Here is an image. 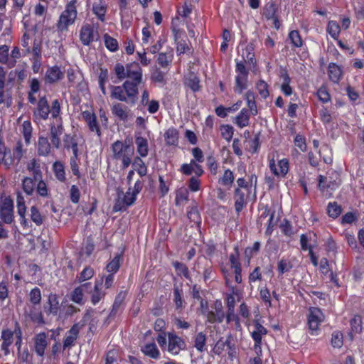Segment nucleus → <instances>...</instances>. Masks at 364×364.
I'll return each instance as SVG.
<instances>
[{"label": "nucleus", "mask_w": 364, "mask_h": 364, "mask_svg": "<svg viewBox=\"0 0 364 364\" xmlns=\"http://www.w3.org/2000/svg\"><path fill=\"white\" fill-rule=\"evenodd\" d=\"M249 110L246 108H243L235 117L233 122L234 124L240 129L247 127L250 124V117Z\"/></svg>", "instance_id": "obj_24"}, {"label": "nucleus", "mask_w": 364, "mask_h": 364, "mask_svg": "<svg viewBox=\"0 0 364 364\" xmlns=\"http://www.w3.org/2000/svg\"><path fill=\"white\" fill-rule=\"evenodd\" d=\"M249 192H246L245 190L237 188L235 191V210L239 213L246 205L245 198Z\"/></svg>", "instance_id": "obj_25"}, {"label": "nucleus", "mask_w": 364, "mask_h": 364, "mask_svg": "<svg viewBox=\"0 0 364 364\" xmlns=\"http://www.w3.org/2000/svg\"><path fill=\"white\" fill-rule=\"evenodd\" d=\"M220 131L222 136L228 141H230L234 134L233 127L228 124L222 125Z\"/></svg>", "instance_id": "obj_63"}, {"label": "nucleus", "mask_w": 364, "mask_h": 364, "mask_svg": "<svg viewBox=\"0 0 364 364\" xmlns=\"http://www.w3.org/2000/svg\"><path fill=\"white\" fill-rule=\"evenodd\" d=\"M97 33L95 32L92 25L86 23L83 25L80 31V40L82 45L90 46L92 42L97 40Z\"/></svg>", "instance_id": "obj_11"}, {"label": "nucleus", "mask_w": 364, "mask_h": 364, "mask_svg": "<svg viewBox=\"0 0 364 364\" xmlns=\"http://www.w3.org/2000/svg\"><path fill=\"white\" fill-rule=\"evenodd\" d=\"M180 171L184 175L190 176L194 173L197 177L201 176L204 173L202 166L195 160H191L189 164H182Z\"/></svg>", "instance_id": "obj_13"}, {"label": "nucleus", "mask_w": 364, "mask_h": 364, "mask_svg": "<svg viewBox=\"0 0 364 364\" xmlns=\"http://www.w3.org/2000/svg\"><path fill=\"white\" fill-rule=\"evenodd\" d=\"M105 293L99 288V284L95 286L94 291L91 296V301L93 305H96L105 296Z\"/></svg>", "instance_id": "obj_62"}, {"label": "nucleus", "mask_w": 364, "mask_h": 364, "mask_svg": "<svg viewBox=\"0 0 364 364\" xmlns=\"http://www.w3.org/2000/svg\"><path fill=\"white\" fill-rule=\"evenodd\" d=\"M114 73L119 80L129 78L133 82L141 83L143 80L142 69L136 62L127 63L126 66L117 63L114 68Z\"/></svg>", "instance_id": "obj_1"}, {"label": "nucleus", "mask_w": 364, "mask_h": 364, "mask_svg": "<svg viewBox=\"0 0 364 364\" xmlns=\"http://www.w3.org/2000/svg\"><path fill=\"white\" fill-rule=\"evenodd\" d=\"M53 168L56 178L61 182H64L66 178L63 164L60 161H55L53 165Z\"/></svg>", "instance_id": "obj_42"}, {"label": "nucleus", "mask_w": 364, "mask_h": 364, "mask_svg": "<svg viewBox=\"0 0 364 364\" xmlns=\"http://www.w3.org/2000/svg\"><path fill=\"white\" fill-rule=\"evenodd\" d=\"M141 83L136 82L130 80H126L122 86L124 89L125 94L127 97L129 102L134 104L136 102L137 95L139 94L138 86Z\"/></svg>", "instance_id": "obj_14"}, {"label": "nucleus", "mask_w": 364, "mask_h": 364, "mask_svg": "<svg viewBox=\"0 0 364 364\" xmlns=\"http://www.w3.org/2000/svg\"><path fill=\"white\" fill-rule=\"evenodd\" d=\"M113 158L122 162V167L127 168L131 162L134 154V148L121 141H117L112 145Z\"/></svg>", "instance_id": "obj_3"}, {"label": "nucleus", "mask_w": 364, "mask_h": 364, "mask_svg": "<svg viewBox=\"0 0 364 364\" xmlns=\"http://www.w3.org/2000/svg\"><path fill=\"white\" fill-rule=\"evenodd\" d=\"M351 331L354 333H359L362 331V318L360 316L355 315L350 320Z\"/></svg>", "instance_id": "obj_58"}, {"label": "nucleus", "mask_w": 364, "mask_h": 364, "mask_svg": "<svg viewBox=\"0 0 364 364\" xmlns=\"http://www.w3.org/2000/svg\"><path fill=\"white\" fill-rule=\"evenodd\" d=\"M63 133V127L60 126H52L50 128V140L53 146L56 149L60 147V136Z\"/></svg>", "instance_id": "obj_33"}, {"label": "nucleus", "mask_w": 364, "mask_h": 364, "mask_svg": "<svg viewBox=\"0 0 364 364\" xmlns=\"http://www.w3.org/2000/svg\"><path fill=\"white\" fill-rule=\"evenodd\" d=\"M229 260L232 269H236L242 268L240 262V252L238 247L235 246L234 247V252L230 255Z\"/></svg>", "instance_id": "obj_50"}, {"label": "nucleus", "mask_w": 364, "mask_h": 364, "mask_svg": "<svg viewBox=\"0 0 364 364\" xmlns=\"http://www.w3.org/2000/svg\"><path fill=\"white\" fill-rule=\"evenodd\" d=\"M245 100L247 101V105L249 109V113L252 115H256L257 114V108L255 102V94L253 92L249 90L245 93Z\"/></svg>", "instance_id": "obj_37"}, {"label": "nucleus", "mask_w": 364, "mask_h": 364, "mask_svg": "<svg viewBox=\"0 0 364 364\" xmlns=\"http://www.w3.org/2000/svg\"><path fill=\"white\" fill-rule=\"evenodd\" d=\"M141 350L146 356L153 359H158L160 356V351L154 342L146 343Z\"/></svg>", "instance_id": "obj_27"}, {"label": "nucleus", "mask_w": 364, "mask_h": 364, "mask_svg": "<svg viewBox=\"0 0 364 364\" xmlns=\"http://www.w3.org/2000/svg\"><path fill=\"white\" fill-rule=\"evenodd\" d=\"M342 209L336 202H330L327 205V213L332 218H337L341 213Z\"/></svg>", "instance_id": "obj_46"}, {"label": "nucleus", "mask_w": 364, "mask_h": 364, "mask_svg": "<svg viewBox=\"0 0 364 364\" xmlns=\"http://www.w3.org/2000/svg\"><path fill=\"white\" fill-rule=\"evenodd\" d=\"M136 196L137 195L132 191L131 188H129L124 195L123 198L122 200L119 198L117 200L114 206V210L119 211L134 204L136 199Z\"/></svg>", "instance_id": "obj_12"}, {"label": "nucleus", "mask_w": 364, "mask_h": 364, "mask_svg": "<svg viewBox=\"0 0 364 364\" xmlns=\"http://www.w3.org/2000/svg\"><path fill=\"white\" fill-rule=\"evenodd\" d=\"M14 203L10 197H6L0 202V218L6 224L14 221Z\"/></svg>", "instance_id": "obj_7"}, {"label": "nucleus", "mask_w": 364, "mask_h": 364, "mask_svg": "<svg viewBox=\"0 0 364 364\" xmlns=\"http://www.w3.org/2000/svg\"><path fill=\"white\" fill-rule=\"evenodd\" d=\"M289 38L291 41V44L296 48H300L302 46L303 41L301 40V36L297 31H291L289 34Z\"/></svg>", "instance_id": "obj_61"}, {"label": "nucleus", "mask_w": 364, "mask_h": 364, "mask_svg": "<svg viewBox=\"0 0 364 364\" xmlns=\"http://www.w3.org/2000/svg\"><path fill=\"white\" fill-rule=\"evenodd\" d=\"M36 181L34 178H30V177H24L22 180V188L25 193L28 196L33 195L35 187H36Z\"/></svg>", "instance_id": "obj_40"}, {"label": "nucleus", "mask_w": 364, "mask_h": 364, "mask_svg": "<svg viewBox=\"0 0 364 364\" xmlns=\"http://www.w3.org/2000/svg\"><path fill=\"white\" fill-rule=\"evenodd\" d=\"M77 0H70L67 3L65 9L60 14L57 23V28L58 31H67L68 26L73 25L75 23L77 15Z\"/></svg>", "instance_id": "obj_2"}, {"label": "nucleus", "mask_w": 364, "mask_h": 364, "mask_svg": "<svg viewBox=\"0 0 364 364\" xmlns=\"http://www.w3.org/2000/svg\"><path fill=\"white\" fill-rule=\"evenodd\" d=\"M91 287V283L87 282L85 283L76 288L72 291L70 295V299L77 304H83V292L88 288Z\"/></svg>", "instance_id": "obj_22"}, {"label": "nucleus", "mask_w": 364, "mask_h": 364, "mask_svg": "<svg viewBox=\"0 0 364 364\" xmlns=\"http://www.w3.org/2000/svg\"><path fill=\"white\" fill-rule=\"evenodd\" d=\"M164 137L168 145L176 146L178 143V132L173 127L169 128L165 132Z\"/></svg>", "instance_id": "obj_34"}, {"label": "nucleus", "mask_w": 364, "mask_h": 364, "mask_svg": "<svg viewBox=\"0 0 364 364\" xmlns=\"http://www.w3.org/2000/svg\"><path fill=\"white\" fill-rule=\"evenodd\" d=\"M307 318L309 329L311 335H318L319 326L324 321V314L320 309L311 307Z\"/></svg>", "instance_id": "obj_4"}, {"label": "nucleus", "mask_w": 364, "mask_h": 364, "mask_svg": "<svg viewBox=\"0 0 364 364\" xmlns=\"http://www.w3.org/2000/svg\"><path fill=\"white\" fill-rule=\"evenodd\" d=\"M120 259L121 257L119 255H117L112 259L110 261L106 267L107 271L110 274H114L120 267Z\"/></svg>", "instance_id": "obj_52"}, {"label": "nucleus", "mask_w": 364, "mask_h": 364, "mask_svg": "<svg viewBox=\"0 0 364 364\" xmlns=\"http://www.w3.org/2000/svg\"><path fill=\"white\" fill-rule=\"evenodd\" d=\"M326 31L332 38L338 40L341 33V26L337 21L331 20L328 22Z\"/></svg>", "instance_id": "obj_36"}, {"label": "nucleus", "mask_w": 364, "mask_h": 364, "mask_svg": "<svg viewBox=\"0 0 364 364\" xmlns=\"http://www.w3.org/2000/svg\"><path fill=\"white\" fill-rule=\"evenodd\" d=\"M185 85L193 92H198L200 89V80L193 73H189L185 80Z\"/></svg>", "instance_id": "obj_31"}, {"label": "nucleus", "mask_w": 364, "mask_h": 364, "mask_svg": "<svg viewBox=\"0 0 364 364\" xmlns=\"http://www.w3.org/2000/svg\"><path fill=\"white\" fill-rule=\"evenodd\" d=\"M173 59L172 51L160 53L158 56L157 62L162 68H166Z\"/></svg>", "instance_id": "obj_47"}, {"label": "nucleus", "mask_w": 364, "mask_h": 364, "mask_svg": "<svg viewBox=\"0 0 364 364\" xmlns=\"http://www.w3.org/2000/svg\"><path fill=\"white\" fill-rule=\"evenodd\" d=\"M60 306L59 299L55 294H50L48 296L47 305L44 306V311L48 315H58Z\"/></svg>", "instance_id": "obj_16"}, {"label": "nucleus", "mask_w": 364, "mask_h": 364, "mask_svg": "<svg viewBox=\"0 0 364 364\" xmlns=\"http://www.w3.org/2000/svg\"><path fill=\"white\" fill-rule=\"evenodd\" d=\"M292 267L293 265L289 259H282L278 262L277 269L279 274H283L289 272L292 269Z\"/></svg>", "instance_id": "obj_57"}, {"label": "nucleus", "mask_w": 364, "mask_h": 364, "mask_svg": "<svg viewBox=\"0 0 364 364\" xmlns=\"http://www.w3.org/2000/svg\"><path fill=\"white\" fill-rule=\"evenodd\" d=\"M63 73L58 66L50 67L47 69L45 80L48 83H54L63 78Z\"/></svg>", "instance_id": "obj_18"}, {"label": "nucleus", "mask_w": 364, "mask_h": 364, "mask_svg": "<svg viewBox=\"0 0 364 364\" xmlns=\"http://www.w3.org/2000/svg\"><path fill=\"white\" fill-rule=\"evenodd\" d=\"M21 127H22L21 133L23 136L26 144L28 145L31 143V139L32 131H33L31 123L28 120L24 121L22 124Z\"/></svg>", "instance_id": "obj_43"}, {"label": "nucleus", "mask_w": 364, "mask_h": 364, "mask_svg": "<svg viewBox=\"0 0 364 364\" xmlns=\"http://www.w3.org/2000/svg\"><path fill=\"white\" fill-rule=\"evenodd\" d=\"M269 167L274 176L284 177L289 171V161L287 159H282L276 164L274 158L269 159Z\"/></svg>", "instance_id": "obj_9"}, {"label": "nucleus", "mask_w": 364, "mask_h": 364, "mask_svg": "<svg viewBox=\"0 0 364 364\" xmlns=\"http://www.w3.org/2000/svg\"><path fill=\"white\" fill-rule=\"evenodd\" d=\"M200 306L203 309L202 314L206 316L207 321L209 323H214L223 322L225 317V314L223 311L222 303L220 301H216L214 304L213 310L210 311L208 309L207 306L204 308L203 301H201Z\"/></svg>", "instance_id": "obj_5"}, {"label": "nucleus", "mask_w": 364, "mask_h": 364, "mask_svg": "<svg viewBox=\"0 0 364 364\" xmlns=\"http://www.w3.org/2000/svg\"><path fill=\"white\" fill-rule=\"evenodd\" d=\"M50 114V107L46 97H41L37 105L36 110L34 112V117L38 119L46 120Z\"/></svg>", "instance_id": "obj_15"}, {"label": "nucleus", "mask_w": 364, "mask_h": 364, "mask_svg": "<svg viewBox=\"0 0 364 364\" xmlns=\"http://www.w3.org/2000/svg\"><path fill=\"white\" fill-rule=\"evenodd\" d=\"M23 314L26 319L39 326L46 323L42 311L38 305L27 304L24 307Z\"/></svg>", "instance_id": "obj_6"}, {"label": "nucleus", "mask_w": 364, "mask_h": 364, "mask_svg": "<svg viewBox=\"0 0 364 364\" xmlns=\"http://www.w3.org/2000/svg\"><path fill=\"white\" fill-rule=\"evenodd\" d=\"M277 7L276 4L271 0L264 8V15L268 19H273L275 18Z\"/></svg>", "instance_id": "obj_54"}, {"label": "nucleus", "mask_w": 364, "mask_h": 364, "mask_svg": "<svg viewBox=\"0 0 364 364\" xmlns=\"http://www.w3.org/2000/svg\"><path fill=\"white\" fill-rule=\"evenodd\" d=\"M104 39L105 45L109 50L111 52H115L118 50V42L115 38L111 37L108 34H105Z\"/></svg>", "instance_id": "obj_55"}, {"label": "nucleus", "mask_w": 364, "mask_h": 364, "mask_svg": "<svg viewBox=\"0 0 364 364\" xmlns=\"http://www.w3.org/2000/svg\"><path fill=\"white\" fill-rule=\"evenodd\" d=\"M80 326L79 324H74L71 328L69 330V335L65 338L63 342V348L64 349L69 348L74 345L75 341L78 338L79 332H80Z\"/></svg>", "instance_id": "obj_26"}, {"label": "nucleus", "mask_w": 364, "mask_h": 364, "mask_svg": "<svg viewBox=\"0 0 364 364\" xmlns=\"http://www.w3.org/2000/svg\"><path fill=\"white\" fill-rule=\"evenodd\" d=\"M173 267L178 275L183 276L186 279L189 278L188 269L186 264L179 262H175L173 263Z\"/></svg>", "instance_id": "obj_60"}, {"label": "nucleus", "mask_w": 364, "mask_h": 364, "mask_svg": "<svg viewBox=\"0 0 364 364\" xmlns=\"http://www.w3.org/2000/svg\"><path fill=\"white\" fill-rule=\"evenodd\" d=\"M34 344L36 354L41 357L43 356L48 346L46 333H38L35 337Z\"/></svg>", "instance_id": "obj_19"}, {"label": "nucleus", "mask_w": 364, "mask_h": 364, "mask_svg": "<svg viewBox=\"0 0 364 364\" xmlns=\"http://www.w3.org/2000/svg\"><path fill=\"white\" fill-rule=\"evenodd\" d=\"M247 77L236 75L235 76V91L239 94H241L247 87Z\"/></svg>", "instance_id": "obj_45"}, {"label": "nucleus", "mask_w": 364, "mask_h": 364, "mask_svg": "<svg viewBox=\"0 0 364 364\" xmlns=\"http://www.w3.org/2000/svg\"><path fill=\"white\" fill-rule=\"evenodd\" d=\"M112 113L119 120L127 122L129 119L128 107L122 104L116 103L111 107Z\"/></svg>", "instance_id": "obj_20"}, {"label": "nucleus", "mask_w": 364, "mask_h": 364, "mask_svg": "<svg viewBox=\"0 0 364 364\" xmlns=\"http://www.w3.org/2000/svg\"><path fill=\"white\" fill-rule=\"evenodd\" d=\"M132 164L140 176L142 177L147 174V167L140 157H136Z\"/></svg>", "instance_id": "obj_48"}, {"label": "nucleus", "mask_w": 364, "mask_h": 364, "mask_svg": "<svg viewBox=\"0 0 364 364\" xmlns=\"http://www.w3.org/2000/svg\"><path fill=\"white\" fill-rule=\"evenodd\" d=\"M328 75L331 81L338 83L343 75L341 67L335 63H330L328 66Z\"/></svg>", "instance_id": "obj_23"}, {"label": "nucleus", "mask_w": 364, "mask_h": 364, "mask_svg": "<svg viewBox=\"0 0 364 364\" xmlns=\"http://www.w3.org/2000/svg\"><path fill=\"white\" fill-rule=\"evenodd\" d=\"M64 144H64L65 149H66L67 150H69V149L72 150V152H73L72 156L78 157V156H79L78 144H77L76 139L74 137H73L70 135H66V138L64 140Z\"/></svg>", "instance_id": "obj_35"}, {"label": "nucleus", "mask_w": 364, "mask_h": 364, "mask_svg": "<svg viewBox=\"0 0 364 364\" xmlns=\"http://www.w3.org/2000/svg\"><path fill=\"white\" fill-rule=\"evenodd\" d=\"M234 174L233 172L230 169H226L223 176L219 178V183L223 186L230 188L234 182Z\"/></svg>", "instance_id": "obj_39"}, {"label": "nucleus", "mask_w": 364, "mask_h": 364, "mask_svg": "<svg viewBox=\"0 0 364 364\" xmlns=\"http://www.w3.org/2000/svg\"><path fill=\"white\" fill-rule=\"evenodd\" d=\"M187 216L191 221L197 225L201 223L200 215L196 206H193L188 210Z\"/></svg>", "instance_id": "obj_56"}, {"label": "nucleus", "mask_w": 364, "mask_h": 364, "mask_svg": "<svg viewBox=\"0 0 364 364\" xmlns=\"http://www.w3.org/2000/svg\"><path fill=\"white\" fill-rule=\"evenodd\" d=\"M186 348V343L180 336L173 333H168L167 351L172 355H178L181 350Z\"/></svg>", "instance_id": "obj_8"}, {"label": "nucleus", "mask_w": 364, "mask_h": 364, "mask_svg": "<svg viewBox=\"0 0 364 364\" xmlns=\"http://www.w3.org/2000/svg\"><path fill=\"white\" fill-rule=\"evenodd\" d=\"M31 219L37 225L40 226L43 223V216H42L38 208L35 205L31 207Z\"/></svg>", "instance_id": "obj_51"}, {"label": "nucleus", "mask_w": 364, "mask_h": 364, "mask_svg": "<svg viewBox=\"0 0 364 364\" xmlns=\"http://www.w3.org/2000/svg\"><path fill=\"white\" fill-rule=\"evenodd\" d=\"M27 169L32 173L33 178L37 181L42 178L40 164L36 159H32L27 164Z\"/></svg>", "instance_id": "obj_38"}, {"label": "nucleus", "mask_w": 364, "mask_h": 364, "mask_svg": "<svg viewBox=\"0 0 364 364\" xmlns=\"http://www.w3.org/2000/svg\"><path fill=\"white\" fill-rule=\"evenodd\" d=\"M1 340L2 341L1 350L4 352L5 355H7L10 353L9 347L14 341V332L10 329L2 330Z\"/></svg>", "instance_id": "obj_17"}, {"label": "nucleus", "mask_w": 364, "mask_h": 364, "mask_svg": "<svg viewBox=\"0 0 364 364\" xmlns=\"http://www.w3.org/2000/svg\"><path fill=\"white\" fill-rule=\"evenodd\" d=\"M92 11L99 20L104 21L107 11L106 4L102 0L95 2L92 5Z\"/></svg>", "instance_id": "obj_32"}, {"label": "nucleus", "mask_w": 364, "mask_h": 364, "mask_svg": "<svg viewBox=\"0 0 364 364\" xmlns=\"http://www.w3.org/2000/svg\"><path fill=\"white\" fill-rule=\"evenodd\" d=\"M111 95L110 97L112 99H115L119 100L121 102H128L129 100L125 94L124 89L123 86H114L110 85Z\"/></svg>", "instance_id": "obj_29"}, {"label": "nucleus", "mask_w": 364, "mask_h": 364, "mask_svg": "<svg viewBox=\"0 0 364 364\" xmlns=\"http://www.w3.org/2000/svg\"><path fill=\"white\" fill-rule=\"evenodd\" d=\"M267 333V330L259 321L254 322V329L250 332L255 343H262V337Z\"/></svg>", "instance_id": "obj_21"}, {"label": "nucleus", "mask_w": 364, "mask_h": 364, "mask_svg": "<svg viewBox=\"0 0 364 364\" xmlns=\"http://www.w3.org/2000/svg\"><path fill=\"white\" fill-rule=\"evenodd\" d=\"M82 117L85 120L89 130L95 132L98 136H101V129L97 122V115L90 110H85L82 112Z\"/></svg>", "instance_id": "obj_10"}, {"label": "nucleus", "mask_w": 364, "mask_h": 364, "mask_svg": "<svg viewBox=\"0 0 364 364\" xmlns=\"http://www.w3.org/2000/svg\"><path fill=\"white\" fill-rule=\"evenodd\" d=\"M259 296L267 307H271L272 306L271 301V294L269 289L267 287H263L260 289Z\"/></svg>", "instance_id": "obj_64"}, {"label": "nucleus", "mask_w": 364, "mask_h": 364, "mask_svg": "<svg viewBox=\"0 0 364 364\" xmlns=\"http://www.w3.org/2000/svg\"><path fill=\"white\" fill-rule=\"evenodd\" d=\"M136 151L141 157H146L148 155V141L142 136H137L135 139Z\"/></svg>", "instance_id": "obj_30"}, {"label": "nucleus", "mask_w": 364, "mask_h": 364, "mask_svg": "<svg viewBox=\"0 0 364 364\" xmlns=\"http://www.w3.org/2000/svg\"><path fill=\"white\" fill-rule=\"evenodd\" d=\"M256 88L262 98L266 99L269 96L268 85L265 81L259 80L256 84Z\"/></svg>", "instance_id": "obj_59"}, {"label": "nucleus", "mask_w": 364, "mask_h": 364, "mask_svg": "<svg viewBox=\"0 0 364 364\" xmlns=\"http://www.w3.org/2000/svg\"><path fill=\"white\" fill-rule=\"evenodd\" d=\"M206 335L203 332L198 333L194 338V347L200 353L206 350Z\"/></svg>", "instance_id": "obj_41"}, {"label": "nucleus", "mask_w": 364, "mask_h": 364, "mask_svg": "<svg viewBox=\"0 0 364 364\" xmlns=\"http://www.w3.org/2000/svg\"><path fill=\"white\" fill-rule=\"evenodd\" d=\"M16 207H17V213L19 216H23V213H26V205L24 197L20 193H17L16 196Z\"/></svg>", "instance_id": "obj_53"}, {"label": "nucleus", "mask_w": 364, "mask_h": 364, "mask_svg": "<svg viewBox=\"0 0 364 364\" xmlns=\"http://www.w3.org/2000/svg\"><path fill=\"white\" fill-rule=\"evenodd\" d=\"M30 305H39L42 299L41 291L38 287H35L28 294Z\"/></svg>", "instance_id": "obj_44"}, {"label": "nucleus", "mask_w": 364, "mask_h": 364, "mask_svg": "<svg viewBox=\"0 0 364 364\" xmlns=\"http://www.w3.org/2000/svg\"><path fill=\"white\" fill-rule=\"evenodd\" d=\"M165 75V73L156 68L151 72V79L153 82L164 85L166 82Z\"/></svg>", "instance_id": "obj_49"}, {"label": "nucleus", "mask_w": 364, "mask_h": 364, "mask_svg": "<svg viewBox=\"0 0 364 364\" xmlns=\"http://www.w3.org/2000/svg\"><path fill=\"white\" fill-rule=\"evenodd\" d=\"M38 154L46 156L50 151V144L46 137L39 136L37 144Z\"/></svg>", "instance_id": "obj_28"}]
</instances>
